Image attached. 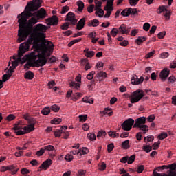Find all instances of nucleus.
<instances>
[{"label":"nucleus","mask_w":176,"mask_h":176,"mask_svg":"<svg viewBox=\"0 0 176 176\" xmlns=\"http://www.w3.org/2000/svg\"><path fill=\"white\" fill-rule=\"evenodd\" d=\"M47 27L43 24H37L33 28V31L28 35L27 41L19 45L18 55L23 56L26 52L30 50V46L33 45L34 51L40 53V55L50 56L53 53L54 45L52 41L45 39Z\"/></svg>","instance_id":"obj_1"},{"label":"nucleus","mask_w":176,"mask_h":176,"mask_svg":"<svg viewBox=\"0 0 176 176\" xmlns=\"http://www.w3.org/2000/svg\"><path fill=\"white\" fill-rule=\"evenodd\" d=\"M36 17L35 12L32 14L31 11H24L21 14L17 16L18 23H19V30H18V38L16 42L18 43H21L23 41H25L28 38L30 34H31L32 28L27 24V20L29 17Z\"/></svg>","instance_id":"obj_2"},{"label":"nucleus","mask_w":176,"mask_h":176,"mask_svg":"<svg viewBox=\"0 0 176 176\" xmlns=\"http://www.w3.org/2000/svg\"><path fill=\"white\" fill-rule=\"evenodd\" d=\"M16 56L20 57L19 63L21 65L28 60L32 63V64H35L36 67H43L47 63V59H46L47 55H41L36 51H32L30 54L25 55L23 57V56H19V54ZM21 57L23 58H21Z\"/></svg>","instance_id":"obj_3"},{"label":"nucleus","mask_w":176,"mask_h":176,"mask_svg":"<svg viewBox=\"0 0 176 176\" xmlns=\"http://www.w3.org/2000/svg\"><path fill=\"white\" fill-rule=\"evenodd\" d=\"M23 122L19 121L15 123L13 130L16 135H24V134H28L31 131L35 130V124H30L26 126L23 127Z\"/></svg>","instance_id":"obj_4"},{"label":"nucleus","mask_w":176,"mask_h":176,"mask_svg":"<svg viewBox=\"0 0 176 176\" xmlns=\"http://www.w3.org/2000/svg\"><path fill=\"white\" fill-rule=\"evenodd\" d=\"M145 96V92L142 89H138L131 93L130 96V101L131 104H135L140 102L142 100L143 97Z\"/></svg>","instance_id":"obj_5"},{"label":"nucleus","mask_w":176,"mask_h":176,"mask_svg":"<svg viewBox=\"0 0 176 176\" xmlns=\"http://www.w3.org/2000/svg\"><path fill=\"white\" fill-rule=\"evenodd\" d=\"M102 2H107L106 6L104 7V10L107 12L104 17V19H109V17H111V13L113 12V2H115V0H102Z\"/></svg>","instance_id":"obj_6"},{"label":"nucleus","mask_w":176,"mask_h":176,"mask_svg":"<svg viewBox=\"0 0 176 176\" xmlns=\"http://www.w3.org/2000/svg\"><path fill=\"white\" fill-rule=\"evenodd\" d=\"M41 3V0H32L28 3L27 9L30 12H35V10H38Z\"/></svg>","instance_id":"obj_7"},{"label":"nucleus","mask_w":176,"mask_h":176,"mask_svg":"<svg viewBox=\"0 0 176 176\" xmlns=\"http://www.w3.org/2000/svg\"><path fill=\"white\" fill-rule=\"evenodd\" d=\"M134 119L129 118L121 124V128L124 131H130L133 129V126H134Z\"/></svg>","instance_id":"obj_8"},{"label":"nucleus","mask_w":176,"mask_h":176,"mask_svg":"<svg viewBox=\"0 0 176 176\" xmlns=\"http://www.w3.org/2000/svg\"><path fill=\"white\" fill-rule=\"evenodd\" d=\"M12 59L13 60H11L8 63V65H10V64H12L11 66H10V68L8 70L14 72V69H16V68H17V67L19 66V60H20V56L18 57L17 55H14L12 56Z\"/></svg>","instance_id":"obj_9"},{"label":"nucleus","mask_w":176,"mask_h":176,"mask_svg":"<svg viewBox=\"0 0 176 176\" xmlns=\"http://www.w3.org/2000/svg\"><path fill=\"white\" fill-rule=\"evenodd\" d=\"M16 168V166H14V165L3 166H1L0 171L1 173H5V171H11V174L12 175L17 174L19 168Z\"/></svg>","instance_id":"obj_10"},{"label":"nucleus","mask_w":176,"mask_h":176,"mask_svg":"<svg viewBox=\"0 0 176 176\" xmlns=\"http://www.w3.org/2000/svg\"><path fill=\"white\" fill-rule=\"evenodd\" d=\"M65 21H69L71 24L75 25L78 23V19H76V16L74 12H69L66 15Z\"/></svg>","instance_id":"obj_11"},{"label":"nucleus","mask_w":176,"mask_h":176,"mask_svg":"<svg viewBox=\"0 0 176 176\" xmlns=\"http://www.w3.org/2000/svg\"><path fill=\"white\" fill-rule=\"evenodd\" d=\"M142 82H144L143 76H140V78H138V76L137 75L134 74L131 78V85L137 86L138 85H141V83H142Z\"/></svg>","instance_id":"obj_12"},{"label":"nucleus","mask_w":176,"mask_h":176,"mask_svg":"<svg viewBox=\"0 0 176 176\" xmlns=\"http://www.w3.org/2000/svg\"><path fill=\"white\" fill-rule=\"evenodd\" d=\"M53 164V161L50 159H47L43 162V164L39 166L38 171H42L43 170H47Z\"/></svg>","instance_id":"obj_13"},{"label":"nucleus","mask_w":176,"mask_h":176,"mask_svg":"<svg viewBox=\"0 0 176 176\" xmlns=\"http://www.w3.org/2000/svg\"><path fill=\"white\" fill-rule=\"evenodd\" d=\"M146 123V118L145 117H140L135 120L133 128L137 129L138 127H140V126H142Z\"/></svg>","instance_id":"obj_14"},{"label":"nucleus","mask_w":176,"mask_h":176,"mask_svg":"<svg viewBox=\"0 0 176 176\" xmlns=\"http://www.w3.org/2000/svg\"><path fill=\"white\" fill-rule=\"evenodd\" d=\"M168 75H170V70L167 68H164L161 71L160 78L162 82H166V80L168 78Z\"/></svg>","instance_id":"obj_15"},{"label":"nucleus","mask_w":176,"mask_h":176,"mask_svg":"<svg viewBox=\"0 0 176 176\" xmlns=\"http://www.w3.org/2000/svg\"><path fill=\"white\" fill-rule=\"evenodd\" d=\"M46 10L43 8H41L38 11L35 12V16L38 20L41 19H45V17H46Z\"/></svg>","instance_id":"obj_16"},{"label":"nucleus","mask_w":176,"mask_h":176,"mask_svg":"<svg viewBox=\"0 0 176 176\" xmlns=\"http://www.w3.org/2000/svg\"><path fill=\"white\" fill-rule=\"evenodd\" d=\"M47 22L48 23L49 25H57L58 24V17L54 15L51 18L47 19Z\"/></svg>","instance_id":"obj_17"},{"label":"nucleus","mask_w":176,"mask_h":176,"mask_svg":"<svg viewBox=\"0 0 176 176\" xmlns=\"http://www.w3.org/2000/svg\"><path fill=\"white\" fill-rule=\"evenodd\" d=\"M118 32L120 34L129 35L130 34V28H127L126 25L122 24L118 28Z\"/></svg>","instance_id":"obj_18"},{"label":"nucleus","mask_w":176,"mask_h":176,"mask_svg":"<svg viewBox=\"0 0 176 176\" xmlns=\"http://www.w3.org/2000/svg\"><path fill=\"white\" fill-rule=\"evenodd\" d=\"M168 176H176V164H170Z\"/></svg>","instance_id":"obj_19"},{"label":"nucleus","mask_w":176,"mask_h":176,"mask_svg":"<svg viewBox=\"0 0 176 176\" xmlns=\"http://www.w3.org/2000/svg\"><path fill=\"white\" fill-rule=\"evenodd\" d=\"M86 23V18H82L77 23L76 28L78 30L85 28V23Z\"/></svg>","instance_id":"obj_20"},{"label":"nucleus","mask_w":176,"mask_h":176,"mask_svg":"<svg viewBox=\"0 0 176 176\" xmlns=\"http://www.w3.org/2000/svg\"><path fill=\"white\" fill-rule=\"evenodd\" d=\"M38 18H35V16H32L30 19L28 21V25L25 23V25H29V27H31L32 28V25H34V24H36L38 23ZM34 30L32 29L31 32H32Z\"/></svg>","instance_id":"obj_21"},{"label":"nucleus","mask_w":176,"mask_h":176,"mask_svg":"<svg viewBox=\"0 0 176 176\" xmlns=\"http://www.w3.org/2000/svg\"><path fill=\"white\" fill-rule=\"evenodd\" d=\"M84 53L85 57H87V58H91V57H94V54H96L94 51H90L89 50V48H85L84 50Z\"/></svg>","instance_id":"obj_22"},{"label":"nucleus","mask_w":176,"mask_h":176,"mask_svg":"<svg viewBox=\"0 0 176 176\" xmlns=\"http://www.w3.org/2000/svg\"><path fill=\"white\" fill-rule=\"evenodd\" d=\"M78 159H82V156H83V155H87V153H89V148L87 147H82L78 150Z\"/></svg>","instance_id":"obj_23"},{"label":"nucleus","mask_w":176,"mask_h":176,"mask_svg":"<svg viewBox=\"0 0 176 176\" xmlns=\"http://www.w3.org/2000/svg\"><path fill=\"white\" fill-rule=\"evenodd\" d=\"M13 75V72L10 71L9 69L7 71V74H4L2 77V82H6L7 80H9V78Z\"/></svg>","instance_id":"obj_24"},{"label":"nucleus","mask_w":176,"mask_h":176,"mask_svg":"<svg viewBox=\"0 0 176 176\" xmlns=\"http://www.w3.org/2000/svg\"><path fill=\"white\" fill-rule=\"evenodd\" d=\"M82 97H83V94H82L80 92H77L72 96V100L74 102H76V101H78V100H79V98H80Z\"/></svg>","instance_id":"obj_25"},{"label":"nucleus","mask_w":176,"mask_h":176,"mask_svg":"<svg viewBox=\"0 0 176 176\" xmlns=\"http://www.w3.org/2000/svg\"><path fill=\"white\" fill-rule=\"evenodd\" d=\"M147 38L146 36H138L135 40V43L136 45H141L142 43H144L145 41H146Z\"/></svg>","instance_id":"obj_26"},{"label":"nucleus","mask_w":176,"mask_h":176,"mask_svg":"<svg viewBox=\"0 0 176 176\" xmlns=\"http://www.w3.org/2000/svg\"><path fill=\"white\" fill-rule=\"evenodd\" d=\"M70 87L75 89V90H80V83L72 81L69 84Z\"/></svg>","instance_id":"obj_27"},{"label":"nucleus","mask_w":176,"mask_h":176,"mask_svg":"<svg viewBox=\"0 0 176 176\" xmlns=\"http://www.w3.org/2000/svg\"><path fill=\"white\" fill-rule=\"evenodd\" d=\"M111 111V109L105 108L103 111L100 112L101 116H105V115H108L109 116H112L113 115V112H109Z\"/></svg>","instance_id":"obj_28"},{"label":"nucleus","mask_w":176,"mask_h":176,"mask_svg":"<svg viewBox=\"0 0 176 176\" xmlns=\"http://www.w3.org/2000/svg\"><path fill=\"white\" fill-rule=\"evenodd\" d=\"M34 72L31 71H28L24 74L25 79H28V80H32V79H34Z\"/></svg>","instance_id":"obj_29"},{"label":"nucleus","mask_w":176,"mask_h":176,"mask_svg":"<svg viewBox=\"0 0 176 176\" xmlns=\"http://www.w3.org/2000/svg\"><path fill=\"white\" fill-rule=\"evenodd\" d=\"M121 148L125 150L130 149V140H126L122 142L121 144Z\"/></svg>","instance_id":"obj_30"},{"label":"nucleus","mask_w":176,"mask_h":176,"mask_svg":"<svg viewBox=\"0 0 176 176\" xmlns=\"http://www.w3.org/2000/svg\"><path fill=\"white\" fill-rule=\"evenodd\" d=\"M82 101L85 104H94V100H93V98L89 96H85L84 98H82Z\"/></svg>","instance_id":"obj_31"},{"label":"nucleus","mask_w":176,"mask_h":176,"mask_svg":"<svg viewBox=\"0 0 176 176\" xmlns=\"http://www.w3.org/2000/svg\"><path fill=\"white\" fill-rule=\"evenodd\" d=\"M137 129H139V130L143 131L144 134H146V133L149 131V127L145 124H144L143 125H140V126H138Z\"/></svg>","instance_id":"obj_32"},{"label":"nucleus","mask_w":176,"mask_h":176,"mask_svg":"<svg viewBox=\"0 0 176 176\" xmlns=\"http://www.w3.org/2000/svg\"><path fill=\"white\" fill-rule=\"evenodd\" d=\"M76 5L78 6V12H83V9H85V3L81 0H79L76 2Z\"/></svg>","instance_id":"obj_33"},{"label":"nucleus","mask_w":176,"mask_h":176,"mask_svg":"<svg viewBox=\"0 0 176 176\" xmlns=\"http://www.w3.org/2000/svg\"><path fill=\"white\" fill-rule=\"evenodd\" d=\"M99 25L100 21H98V19H94L88 23V27H98Z\"/></svg>","instance_id":"obj_34"},{"label":"nucleus","mask_w":176,"mask_h":176,"mask_svg":"<svg viewBox=\"0 0 176 176\" xmlns=\"http://www.w3.org/2000/svg\"><path fill=\"white\" fill-rule=\"evenodd\" d=\"M167 6H161L157 10V14H162V13H164V12L167 11Z\"/></svg>","instance_id":"obj_35"},{"label":"nucleus","mask_w":176,"mask_h":176,"mask_svg":"<svg viewBox=\"0 0 176 176\" xmlns=\"http://www.w3.org/2000/svg\"><path fill=\"white\" fill-rule=\"evenodd\" d=\"M81 61L82 63H85V69L86 71H89V69L91 68V65H90V63H89V60H87V58L82 59Z\"/></svg>","instance_id":"obj_36"},{"label":"nucleus","mask_w":176,"mask_h":176,"mask_svg":"<svg viewBox=\"0 0 176 176\" xmlns=\"http://www.w3.org/2000/svg\"><path fill=\"white\" fill-rule=\"evenodd\" d=\"M87 137L89 141H96V140H97V136L94 133H87Z\"/></svg>","instance_id":"obj_37"},{"label":"nucleus","mask_w":176,"mask_h":176,"mask_svg":"<svg viewBox=\"0 0 176 176\" xmlns=\"http://www.w3.org/2000/svg\"><path fill=\"white\" fill-rule=\"evenodd\" d=\"M107 76H108V74H107V72L103 71H100L96 74V78H102L103 79H105Z\"/></svg>","instance_id":"obj_38"},{"label":"nucleus","mask_w":176,"mask_h":176,"mask_svg":"<svg viewBox=\"0 0 176 176\" xmlns=\"http://www.w3.org/2000/svg\"><path fill=\"white\" fill-rule=\"evenodd\" d=\"M98 166L99 171H104L107 168V164L104 162L99 163Z\"/></svg>","instance_id":"obj_39"},{"label":"nucleus","mask_w":176,"mask_h":176,"mask_svg":"<svg viewBox=\"0 0 176 176\" xmlns=\"http://www.w3.org/2000/svg\"><path fill=\"white\" fill-rule=\"evenodd\" d=\"M168 137V134L166 132H162L160 135H158L157 138L158 140H166Z\"/></svg>","instance_id":"obj_40"},{"label":"nucleus","mask_w":176,"mask_h":176,"mask_svg":"<svg viewBox=\"0 0 176 176\" xmlns=\"http://www.w3.org/2000/svg\"><path fill=\"white\" fill-rule=\"evenodd\" d=\"M121 16L123 17H127L130 16V8H126L121 12Z\"/></svg>","instance_id":"obj_41"},{"label":"nucleus","mask_w":176,"mask_h":176,"mask_svg":"<svg viewBox=\"0 0 176 176\" xmlns=\"http://www.w3.org/2000/svg\"><path fill=\"white\" fill-rule=\"evenodd\" d=\"M176 82V76L174 75H171L168 78V85H171V83H175Z\"/></svg>","instance_id":"obj_42"},{"label":"nucleus","mask_w":176,"mask_h":176,"mask_svg":"<svg viewBox=\"0 0 176 176\" xmlns=\"http://www.w3.org/2000/svg\"><path fill=\"white\" fill-rule=\"evenodd\" d=\"M41 113L45 116L49 115V113H50V107H45V108H43V109L41 111Z\"/></svg>","instance_id":"obj_43"},{"label":"nucleus","mask_w":176,"mask_h":176,"mask_svg":"<svg viewBox=\"0 0 176 176\" xmlns=\"http://www.w3.org/2000/svg\"><path fill=\"white\" fill-rule=\"evenodd\" d=\"M61 118H55L52 120H51V124H60L61 123Z\"/></svg>","instance_id":"obj_44"},{"label":"nucleus","mask_w":176,"mask_h":176,"mask_svg":"<svg viewBox=\"0 0 176 176\" xmlns=\"http://www.w3.org/2000/svg\"><path fill=\"white\" fill-rule=\"evenodd\" d=\"M104 12L103 11V10L100 8L96 10V12H95V14L96 16H98V17H104Z\"/></svg>","instance_id":"obj_45"},{"label":"nucleus","mask_w":176,"mask_h":176,"mask_svg":"<svg viewBox=\"0 0 176 176\" xmlns=\"http://www.w3.org/2000/svg\"><path fill=\"white\" fill-rule=\"evenodd\" d=\"M165 12H164V16L166 18V20H170V18L171 17V11L167 9Z\"/></svg>","instance_id":"obj_46"},{"label":"nucleus","mask_w":176,"mask_h":176,"mask_svg":"<svg viewBox=\"0 0 176 176\" xmlns=\"http://www.w3.org/2000/svg\"><path fill=\"white\" fill-rule=\"evenodd\" d=\"M108 134L111 138H119V133L115 131H109Z\"/></svg>","instance_id":"obj_47"},{"label":"nucleus","mask_w":176,"mask_h":176,"mask_svg":"<svg viewBox=\"0 0 176 176\" xmlns=\"http://www.w3.org/2000/svg\"><path fill=\"white\" fill-rule=\"evenodd\" d=\"M143 151H144V152H146V153H149V152H151V151H152V146H149V145H143Z\"/></svg>","instance_id":"obj_48"},{"label":"nucleus","mask_w":176,"mask_h":176,"mask_svg":"<svg viewBox=\"0 0 176 176\" xmlns=\"http://www.w3.org/2000/svg\"><path fill=\"white\" fill-rule=\"evenodd\" d=\"M119 32V29L116 28H113L111 31L110 32V34L112 36H113L115 38V36H116V35H118V33Z\"/></svg>","instance_id":"obj_49"},{"label":"nucleus","mask_w":176,"mask_h":176,"mask_svg":"<svg viewBox=\"0 0 176 176\" xmlns=\"http://www.w3.org/2000/svg\"><path fill=\"white\" fill-rule=\"evenodd\" d=\"M102 6V2L101 1H95V10H98V9H101Z\"/></svg>","instance_id":"obj_50"},{"label":"nucleus","mask_w":176,"mask_h":176,"mask_svg":"<svg viewBox=\"0 0 176 176\" xmlns=\"http://www.w3.org/2000/svg\"><path fill=\"white\" fill-rule=\"evenodd\" d=\"M96 69H98L99 71L102 70L103 68H104V63H102V62H98V63H96Z\"/></svg>","instance_id":"obj_51"},{"label":"nucleus","mask_w":176,"mask_h":176,"mask_svg":"<svg viewBox=\"0 0 176 176\" xmlns=\"http://www.w3.org/2000/svg\"><path fill=\"white\" fill-rule=\"evenodd\" d=\"M135 160V155H132L131 157H128V164H133Z\"/></svg>","instance_id":"obj_52"},{"label":"nucleus","mask_w":176,"mask_h":176,"mask_svg":"<svg viewBox=\"0 0 176 176\" xmlns=\"http://www.w3.org/2000/svg\"><path fill=\"white\" fill-rule=\"evenodd\" d=\"M65 160L68 162H72V160H74V155H72L71 154H67L65 157Z\"/></svg>","instance_id":"obj_53"},{"label":"nucleus","mask_w":176,"mask_h":176,"mask_svg":"<svg viewBox=\"0 0 176 176\" xmlns=\"http://www.w3.org/2000/svg\"><path fill=\"white\" fill-rule=\"evenodd\" d=\"M51 111H53V112H58V111H60V106L57 105V104H54L52 106H51Z\"/></svg>","instance_id":"obj_54"},{"label":"nucleus","mask_w":176,"mask_h":176,"mask_svg":"<svg viewBox=\"0 0 176 176\" xmlns=\"http://www.w3.org/2000/svg\"><path fill=\"white\" fill-rule=\"evenodd\" d=\"M44 151H47V152H52L54 151V146H53L52 145L45 146L44 147Z\"/></svg>","instance_id":"obj_55"},{"label":"nucleus","mask_w":176,"mask_h":176,"mask_svg":"<svg viewBox=\"0 0 176 176\" xmlns=\"http://www.w3.org/2000/svg\"><path fill=\"white\" fill-rule=\"evenodd\" d=\"M80 41H82V38H80L78 39H74L70 41L69 43L68 44L69 47H71V46H72L73 45H75V43H78V42H80Z\"/></svg>","instance_id":"obj_56"},{"label":"nucleus","mask_w":176,"mask_h":176,"mask_svg":"<svg viewBox=\"0 0 176 176\" xmlns=\"http://www.w3.org/2000/svg\"><path fill=\"white\" fill-rule=\"evenodd\" d=\"M16 119V116L14 114H10L6 117V120L8 122H12V120H14Z\"/></svg>","instance_id":"obj_57"},{"label":"nucleus","mask_w":176,"mask_h":176,"mask_svg":"<svg viewBox=\"0 0 176 176\" xmlns=\"http://www.w3.org/2000/svg\"><path fill=\"white\" fill-rule=\"evenodd\" d=\"M69 11V6H63L62 8V10L60 11V14H65L67 12Z\"/></svg>","instance_id":"obj_58"},{"label":"nucleus","mask_w":176,"mask_h":176,"mask_svg":"<svg viewBox=\"0 0 176 176\" xmlns=\"http://www.w3.org/2000/svg\"><path fill=\"white\" fill-rule=\"evenodd\" d=\"M129 12L130 14H132V16H135V14H138V10H137V8H129Z\"/></svg>","instance_id":"obj_59"},{"label":"nucleus","mask_w":176,"mask_h":176,"mask_svg":"<svg viewBox=\"0 0 176 176\" xmlns=\"http://www.w3.org/2000/svg\"><path fill=\"white\" fill-rule=\"evenodd\" d=\"M151 28V23L146 22L144 23L143 25V30L144 31H149V29Z\"/></svg>","instance_id":"obj_60"},{"label":"nucleus","mask_w":176,"mask_h":176,"mask_svg":"<svg viewBox=\"0 0 176 176\" xmlns=\"http://www.w3.org/2000/svg\"><path fill=\"white\" fill-rule=\"evenodd\" d=\"M79 122H86L87 120V115H80L78 116Z\"/></svg>","instance_id":"obj_61"},{"label":"nucleus","mask_w":176,"mask_h":176,"mask_svg":"<svg viewBox=\"0 0 176 176\" xmlns=\"http://www.w3.org/2000/svg\"><path fill=\"white\" fill-rule=\"evenodd\" d=\"M153 174L154 176H168V174L159 173L156 172V169H155L153 170Z\"/></svg>","instance_id":"obj_62"},{"label":"nucleus","mask_w":176,"mask_h":176,"mask_svg":"<svg viewBox=\"0 0 176 176\" xmlns=\"http://www.w3.org/2000/svg\"><path fill=\"white\" fill-rule=\"evenodd\" d=\"M170 56V54L168 52H164L160 54V58H167Z\"/></svg>","instance_id":"obj_63"},{"label":"nucleus","mask_w":176,"mask_h":176,"mask_svg":"<svg viewBox=\"0 0 176 176\" xmlns=\"http://www.w3.org/2000/svg\"><path fill=\"white\" fill-rule=\"evenodd\" d=\"M120 174H122V176H130V174H129V173H127V170L124 168L120 169Z\"/></svg>","instance_id":"obj_64"}]
</instances>
